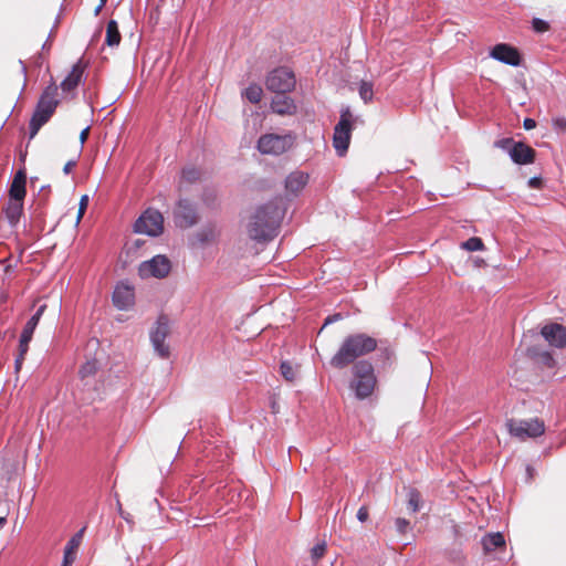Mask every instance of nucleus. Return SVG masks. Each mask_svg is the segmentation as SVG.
I'll list each match as a JSON object with an SVG mask.
<instances>
[{
    "instance_id": "20",
    "label": "nucleus",
    "mask_w": 566,
    "mask_h": 566,
    "mask_svg": "<svg viewBox=\"0 0 566 566\" xmlns=\"http://www.w3.org/2000/svg\"><path fill=\"white\" fill-rule=\"evenodd\" d=\"M2 213H4L10 227L15 228L23 213V200L10 199L2 208Z\"/></svg>"
},
{
    "instance_id": "12",
    "label": "nucleus",
    "mask_w": 566,
    "mask_h": 566,
    "mask_svg": "<svg viewBox=\"0 0 566 566\" xmlns=\"http://www.w3.org/2000/svg\"><path fill=\"white\" fill-rule=\"evenodd\" d=\"M171 270L170 260L163 254L155 255L148 261H144L139 264L138 274L142 279L146 277H166Z\"/></svg>"
},
{
    "instance_id": "25",
    "label": "nucleus",
    "mask_w": 566,
    "mask_h": 566,
    "mask_svg": "<svg viewBox=\"0 0 566 566\" xmlns=\"http://www.w3.org/2000/svg\"><path fill=\"white\" fill-rule=\"evenodd\" d=\"M122 35L116 20H109L106 27L105 44L109 48L118 46Z\"/></svg>"
},
{
    "instance_id": "5",
    "label": "nucleus",
    "mask_w": 566,
    "mask_h": 566,
    "mask_svg": "<svg viewBox=\"0 0 566 566\" xmlns=\"http://www.w3.org/2000/svg\"><path fill=\"white\" fill-rule=\"evenodd\" d=\"M164 231V217L154 208L146 209L135 221L134 232L148 237H158Z\"/></svg>"
},
{
    "instance_id": "56",
    "label": "nucleus",
    "mask_w": 566,
    "mask_h": 566,
    "mask_svg": "<svg viewBox=\"0 0 566 566\" xmlns=\"http://www.w3.org/2000/svg\"><path fill=\"white\" fill-rule=\"evenodd\" d=\"M7 523L6 517H0V526H3Z\"/></svg>"
},
{
    "instance_id": "43",
    "label": "nucleus",
    "mask_w": 566,
    "mask_h": 566,
    "mask_svg": "<svg viewBox=\"0 0 566 566\" xmlns=\"http://www.w3.org/2000/svg\"><path fill=\"white\" fill-rule=\"evenodd\" d=\"M31 340H25V343L22 342V335H20V339H19V355L21 356V358H24V355L28 353V349H29V343Z\"/></svg>"
},
{
    "instance_id": "35",
    "label": "nucleus",
    "mask_w": 566,
    "mask_h": 566,
    "mask_svg": "<svg viewBox=\"0 0 566 566\" xmlns=\"http://www.w3.org/2000/svg\"><path fill=\"white\" fill-rule=\"evenodd\" d=\"M516 143L517 142H515L513 138L505 137V138H501L499 140H495L494 142V147L499 148V149H502L503 151L507 153V155L510 156V151L513 148V146H515Z\"/></svg>"
},
{
    "instance_id": "22",
    "label": "nucleus",
    "mask_w": 566,
    "mask_h": 566,
    "mask_svg": "<svg viewBox=\"0 0 566 566\" xmlns=\"http://www.w3.org/2000/svg\"><path fill=\"white\" fill-rule=\"evenodd\" d=\"M46 310V305L45 304H42L38 307V310L35 311V313L28 319V322L25 323L23 329H22V342L25 343V340H31L32 339V336H33V333L43 315V313L45 312Z\"/></svg>"
},
{
    "instance_id": "53",
    "label": "nucleus",
    "mask_w": 566,
    "mask_h": 566,
    "mask_svg": "<svg viewBox=\"0 0 566 566\" xmlns=\"http://www.w3.org/2000/svg\"><path fill=\"white\" fill-rule=\"evenodd\" d=\"M534 471H535V470H534V468H533V467H531V465H527V467H526V474H527V478H528L530 480L533 478V475H534Z\"/></svg>"
},
{
    "instance_id": "39",
    "label": "nucleus",
    "mask_w": 566,
    "mask_h": 566,
    "mask_svg": "<svg viewBox=\"0 0 566 566\" xmlns=\"http://www.w3.org/2000/svg\"><path fill=\"white\" fill-rule=\"evenodd\" d=\"M326 549L325 542L317 543L311 551L312 559L314 562H317L319 558L323 557Z\"/></svg>"
},
{
    "instance_id": "44",
    "label": "nucleus",
    "mask_w": 566,
    "mask_h": 566,
    "mask_svg": "<svg viewBox=\"0 0 566 566\" xmlns=\"http://www.w3.org/2000/svg\"><path fill=\"white\" fill-rule=\"evenodd\" d=\"M523 127L525 130H531L536 127V120L530 117L524 118Z\"/></svg>"
},
{
    "instance_id": "31",
    "label": "nucleus",
    "mask_w": 566,
    "mask_h": 566,
    "mask_svg": "<svg viewBox=\"0 0 566 566\" xmlns=\"http://www.w3.org/2000/svg\"><path fill=\"white\" fill-rule=\"evenodd\" d=\"M420 493L416 489H410L408 492V509L411 513H416L420 507Z\"/></svg>"
},
{
    "instance_id": "13",
    "label": "nucleus",
    "mask_w": 566,
    "mask_h": 566,
    "mask_svg": "<svg viewBox=\"0 0 566 566\" xmlns=\"http://www.w3.org/2000/svg\"><path fill=\"white\" fill-rule=\"evenodd\" d=\"M490 56L506 65L518 66L521 64L518 50L506 43L495 44L490 51Z\"/></svg>"
},
{
    "instance_id": "34",
    "label": "nucleus",
    "mask_w": 566,
    "mask_h": 566,
    "mask_svg": "<svg viewBox=\"0 0 566 566\" xmlns=\"http://www.w3.org/2000/svg\"><path fill=\"white\" fill-rule=\"evenodd\" d=\"M280 373L282 377L287 381H293L295 378V370L290 361L284 360L280 365Z\"/></svg>"
},
{
    "instance_id": "8",
    "label": "nucleus",
    "mask_w": 566,
    "mask_h": 566,
    "mask_svg": "<svg viewBox=\"0 0 566 566\" xmlns=\"http://www.w3.org/2000/svg\"><path fill=\"white\" fill-rule=\"evenodd\" d=\"M506 427L511 436L521 440L526 438H537L545 432L544 422L537 418L528 420L509 419Z\"/></svg>"
},
{
    "instance_id": "55",
    "label": "nucleus",
    "mask_w": 566,
    "mask_h": 566,
    "mask_svg": "<svg viewBox=\"0 0 566 566\" xmlns=\"http://www.w3.org/2000/svg\"><path fill=\"white\" fill-rule=\"evenodd\" d=\"M382 354H384L387 358H389V356L391 355V352H390L388 348H385V349L382 350Z\"/></svg>"
},
{
    "instance_id": "2",
    "label": "nucleus",
    "mask_w": 566,
    "mask_h": 566,
    "mask_svg": "<svg viewBox=\"0 0 566 566\" xmlns=\"http://www.w3.org/2000/svg\"><path fill=\"white\" fill-rule=\"evenodd\" d=\"M377 346V339L368 334H349L343 339L337 352L331 358L329 365L336 369H344L350 364H355L359 357L375 352Z\"/></svg>"
},
{
    "instance_id": "3",
    "label": "nucleus",
    "mask_w": 566,
    "mask_h": 566,
    "mask_svg": "<svg viewBox=\"0 0 566 566\" xmlns=\"http://www.w3.org/2000/svg\"><path fill=\"white\" fill-rule=\"evenodd\" d=\"M57 86L52 80L43 90L36 103L35 109L29 123V135L33 138L40 128L46 124L54 114L60 101L57 99Z\"/></svg>"
},
{
    "instance_id": "36",
    "label": "nucleus",
    "mask_w": 566,
    "mask_h": 566,
    "mask_svg": "<svg viewBox=\"0 0 566 566\" xmlns=\"http://www.w3.org/2000/svg\"><path fill=\"white\" fill-rule=\"evenodd\" d=\"M532 29L536 33H544L549 30V23L541 18H534L532 20Z\"/></svg>"
},
{
    "instance_id": "32",
    "label": "nucleus",
    "mask_w": 566,
    "mask_h": 566,
    "mask_svg": "<svg viewBox=\"0 0 566 566\" xmlns=\"http://www.w3.org/2000/svg\"><path fill=\"white\" fill-rule=\"evenodd\" d=\"M462 248L467 251H481L484 248L482 239L478 237L469 238L467 241L462 243Z\"/></svg>"
},
{
    "instance_id": "16",
    "label": "nucleus",
    "mask_w": 566,
    "mask_h": 566,
    "mask_svg": "<svg viewBox=\"0 0 566 566\" xmlns=\"http://www.w3.org/2000/svg\"><path fill=\"white\" fill-rule=\"evenodd\" d=\"M112 300L116 308L120 311L128 310L134 303V291L127 285H117Z\"/></svg>"
},
{
    "instance_id": "48",
    "label": "nucleus",
    "mask_w": 566,
    "mask_h": 566,
    "mask_svg": "<svg viewBox=\"0 0 566 566\" xmlns=\"http://www.w3.org/2000/svg\"><path fill=\"white\" fill-rule=\"evenodd\" d=\"M119 515L122 516V518H124L127 523H133V520H132V515L129 513H126L122 510V507L119 506Z\"/></svg>"
},
{
    "instance_id": "21",
    "label": "nucleus",
    "mask_w": 566,
    "mask_h": 566,
    "mask_svg": "<svg viewBox=\"0 0 566 566\" xmlns=\"http://www.w3.org/2000/svg\"><path fill=\"white\" fill-rule=\"evenodd\" d=\"M308 182V175L303 171L291 172L285 179V188L292 193H297Z\"/></svg>"
},
{
    "instance_id": "28",
    "label": "nucleus",
    "mask_w": 566,
    "mask_h": 566,
    "mask_svg": "<svg viewBox=\"0 0 566 566\" xmlns=\"http://www.w3.org/2000/svg\"><path fill=\"white\" fill-rule=\"evenodd\" d=\"M358 94L365 104L370 103L374 98L373 83L368 81H360L358 86Z\"/></svg>"
},
{
    "instance_id": "7",
    "label": "nucleus",
    "mask_w": 566,
    "mask_h": 566,
    "mask_svg": "<svg viewBox=\"0 0 566 566\" xmlns=\"http://www.w3.org/2000/svg\"><path fill=\"white\" fill-rule=\"evenodd\" d=\"M352 113L349 107L342 109L339 122L334 128L333 146L338 156H343L349 146L352 133Z\"/></svg>"
},
{
    "instance_id": "50",
    "label": "nucleus",
    "mask_w": 566,
    "mask_h": 566,
    "mask_svg": "<svg viewBox=\"0 0 566 566\" xmlns=\"http://www.w3.org/2000/svg\"><path fill=\"white\" fill-rule=\"evenodd\" d=\"M23 359H24V358H21V356H20V355L15 358V360H14V367H15V370H17V371L21 368V365H22Z\"/></svg>"
},
{
    "instance_id": "17",
    "label": "nucleus",
    "mask_w": 566,
    "mask_h": 566,
    "mask_svg": "<svg viewBox=\"0 0 566 566\" xmlns=\"http://www.w3.org/2000/svg\"><path fill=\"white\" fill-rule=\"evenodd\" d=\"M85 527L78 530L66 543L64 547V555L62 566H72L76 558V551L80 547Z\"/></svg>"
},
{
    "instance_id": "40",
    "label": "nucleus",
    "mask_w": 566,
    "mask_h": 566,
    "mask_svg": "<svg viewBox=\"0 0 566 566\" xmlns=\"http://www.w3.org/2000/svg\"><path fill=\"white\" fill-rule=\"evenodd\" d=\"M527 185L533 189H541L543 186V179L539 176H533L528 179Z\"/></svg>"
},
{
    "instance_id": "10",
    "label": "nucleus",
    "mask_w": 566,
    "mask_h": 566,
    "mask_svg": "<svg viewBox=\"0 0 566 566\" xmlns=\"http://www.w3.org/2000/svg\"><path fill=\"white\" fill-rule=\"evenodd\" d=\"M296 84L294 73L286 67H277L271 71L265 80V86L274 93H289Z\"/></svg>"
},
{
    "instance_id": "52",
    "label": "nucleus",
    "mask_w": 566,
    "mask_h": 566,
    "mask_svg": "<svg viewBox=\"0 0 566 566\" xmlns=\"http://www.w3.org/2000/svg\"><path fill=\"white\" fill-rule=\"evenodd\" d=\"M555 123L558 127L566 128V119L565 118H557Z\"/></svg>"
},
{
    "instance_id": "18",
    "label": "nucleus",
    "mask_w": 566,
    "mask_h": 566,
    "mask_svg": "<svg viewBox=\"0 0 566 566\" xmlns=\"http://www.w3.org/2000/svg\"><path fill=\"white\" fill-rule=\"evenodd\" d=\"M272 98L271 108L274 113L280 115H291L296 111L294 101L285 95L286 93H275Z\"/></svg>"
},
{
    "instance_id": "15",
    "label": "nucleus",
    "mask_w": 566,
    "mask_h": 566,
    "mask_svg": "<svg viewBox=\"0 0 566 566\" xmlns=\"http://www.w3.org/2000/svg\"><path fill=\"white\" fill-rule=\"evenodd\" d=\"M535 156L536 151L523 142H517L510 151V158L516 165L533 164Z\"/></svg>"
},
{
    "instance_id": "42",
    "label": "nucleus",
    "mask_w": 566,
    "mask_h": 566,
    "mask_svg": "<svg viewBox=\"0 0 566 566\" xmlns=\"http://www.w3.org/2000/svg\"><path fill=\"white\" fill-rule=\"evenodd\" d=\"M369 513L366 506L358 509L356 517L360 523H365L368 520Z\"/></svg>"
},
{
    "instance_id": "58",
    "label": "nucleus",
    "mask_w": 566,
    "mask_h": 566,
    "mask_svg": "<svg viewBox=\"0 0 566 566\" xmlns=\"http://www.w3.org/2000/svg\"><path fill=\"white\" fill-rule=\"evenodd\" d=\"M101 6H106L107 0H99Z\"/></svg>"
},
{
    "instance_id": "47",
    "label": "nucleus",
    "mask_w": 566,
    "mask_h": 566,
    "mask_svg": "<svg viewBox=\"0 0 566 566\" xmlns=\"http://www.w3.org/2000/svg\"><path fill=\"white\" fill-rule=\"evenodd\" d=\"M88 132H90V127H85L81 134H80V142L81 144L83 145L85 143V140L87 139V136H88Z\"/></svg>"
},
{
    "instance_id": "14",
    "label": "nucleus",
    "mask_w": 566,
    "mask_h": 566,
    "mask_svg": "<svg viewBox=\"0 0 566 566\" xmlns=\"http://www.w3.org/2000/svg\"><path fill=\"white\" fill-rule=\"evenodd\" d=\"M541 334L549 345L556 348L566 346V327L558 323H549L542 327Z\"/></svg>"
},
{
    "instance_id": "1",
    "label": "nucleus",
    "mask_w": 566,
    "mask_h": 566,
    "mask_svg": "<svg viewBox=\"0 0 566 566\" xmlns=\"http://www.w3.org/2000/svg\"><path fill=\"white\" fill-rule=\"evenodd\" d=\"M285 216L282 199H273L256 208L247 227L249 238L256 243L272 241Z\"/></svg>"
},
{
    "instance_id": "51",
    "label": "nucleus",
    "mask_w": 566,
    "mask_h": 566,
    "mask_svg": "<svg viewBox=\"0 0 566 566\" xmlns=\"http://www.w3.org/2000/svg\"><path fill=\"white\" fill-rule=\"evenodd\" d=\"M552 360H553V357L551 356V354H549V353H547V352H546V353H544V355H543V361H544L545 364L549 365V363H551Z\"/></svg>"
},
{
    "instance_id": "33",
    "label": "nucleus",
    "mask_w": 566,
    "mask_h": 566,
    "mask_svg": "<svg viewBox=\"0 0 566 566\" xmlns=\"http://www.w3.org/2000/svg\"><path fill=\"white\" fill-rule=\"evenodd\" d=\"M200 198L203 205L207 207H213L217 201V192L213 188L207 187L203 189Z\"/></svg>"
},
{
    "instance_id": "11",
    "label": "nucleus",
    "mask_w": 566,
    "mask_h": 566,
    "mask_svg": "<svg viewBox=\"0 0 566 566\" xmlns=\"http://www.w3.org/2000/svg\"><path fill=\"white\" fill-rule=\"evenodd\" d=\"M169 319L165 315H160L156 321L155 326L149 333V338L155 353L163 359L169 357V346L165 343L169 335Z\"/></svg>"
},
{
    "instance_id": "6",
    "label": "nucleus",
    "mask_w": 566,
    "mask_h": 566,
    "mask_svg": "<svg viewBox=\"0 0 566 566\" xmlns=\"http://www.w3.org/2000/svg\"><path fill=\"white\" fill-rule=\"evenodd\" d=\"M293 145L291 135L264 134L256 143V149L263 155L280 156Z\"/></svg>"
},
{
    "instance_id": "38",
    "label": "nucleus",
    "mask_w": 566,
    "mask_h": 566,
    "mask_svg": "<svg viewBox=\"0 0 566 566\" xmlns=\"http://www.w3.org/2000/svg\"><path fill=\"white\" fill-rule=\"evenodd\" d=\"M88 200H90V198L87 195H83L80 199L78 211H77V217H76V226L81 222L83 216L85 214V211L88 206Z\"/></svg>"
},
{
    "instance_id": "46",
    "label": "nucleus",
    "mask_w": 566,
    "mask_h": 566,
    "mask_svg": "<svg viewBox=\"0 0 566 566\" xmlns=\"http://www.w3.org/2000/svg\"><path fill=\"white\" fill-rule=\"evenodd\" d=\"M76 165V161L75 160H69L65 165H64V168H63V172L64 174H70L71 169Z\"/></svg>"
},
{
    "instance_id": "23",
    "label": "nucleus",
    "mask_w": 566,
    "mask_h": 566,
    "mask_svg": "<svg viewBox=\"0 0 566 566\" xmlns=\"http://www.w3.org/2000/svg\"><path fill=\"white\" fill-rule=\"evenodd\" d=\"M219 231L217 230V227L212 223H208L202 226L193 235V239L196 242L203 247L212 241L216 240Z\"/></svg>"
},
{
    "instance_id": "19",
    "label": "nucleus",
    "mask_w": 566,
    "mask_h": 566,
    "mask_svg": "<svg viewBox=\"0 0 566 566\" xmlns=\"http://www.w3.org/2000/svg\"><path fill=\"white\" fill-rule=\"evenodd\" d=\"M84 74V65L82 64V61H77L71 72L66 75V77L61 83V88L63 92H71L77 87V85L81 83L82 77Z\"/></svg>"
},
{
    "instance_id": "41",
    "label": "nucleus",
    "mask_w": 566,
    "mask_h": 566,
    "mask_svg": "<svg viewBox=\"0 0 566 566\" xmlns=\"http://www.w3.org/2000/svg\"><path fill=\"white\" fill-rule=\"evenodd\" d=\"M13 182H18V184H23V185H27V174L24 171V169H19L13 179H12Z\"/></svg>"
},
{
    "instance_id": "54",
    "label": "nucleus",
    "mask_w": 566,
    "mask_h": 566,
    "mask_svg": "<svg viewBox=\"0 0 566 566\" xmlns=\"http://www.w3.org/2000/svg\"><path fill=\"white\" fill-rule=\"evenodd\" d=\"M104 7L105 6H101V3H98V6L94 10V15L97 17Z\"/></svg>"
},
{
    "instance_id": "57",
    "label": "nucleus",
    "mask_w": 566,
    "mask_h": 566,
    "mask_svg": "<svg viewBox=\"0 0 566 566\" xmlns=\"http://www.w3.org/2000/svg\"><path fill=\"white\" fill-rule=\"evenodd\" d=\"M51 34H52V32L49 34V36H51ZM48 39H50V38H48ZM46 41H49V40H46ZM46 48H49L48 42H45V43L42 45V49H46Z\"/></svg>"
},
{
    "instance_id": "30",
    "label": "nucleus",
    "mask_w": 566,
    "mask_h": 566,
    "mask_svg": "<svg viewBox=\"0 0 566 566\" xmlns=\"http://www.w3.org/2000/svg\"><path fill=\"white\" fill-rule=\"evenodd\" d=\"M27 195L25 185L11 181L9 189L10 199L24 200Z\"/></svg>"
},
{
    "instance_id": "49",
    "label": "nucleus",
    "mask_w": 566,
    "mask_h": 566,
    "mask_svg": "<svg viewBox=\"0 0 566 566\" xmlns=\"http://www.w3.org/2000/svg\"><path fill=\"white\" fill-rule=\"evenodd\" d=\"M19 63L21 65V73H22V75L24 77V82H23V88H24L25 85H27V66H25V64L23 63L22 60H19Z\"/></svg>"
},
{
    "instance_id": "9",
    "label": "nucleus",
    "mask_w": 566,
    "mask_h": 566,
    "mask_svg": "<svg viewBox=\"0 0 566 566\" xmlns=\"http://www.w3.org/2000/svg\"><path fill=\"white\" fill-rule=\"evenodd\" d=\"M199 221L197 205L187 198H180L174 209V222L177 228L189 229Z\"/></svg>"
},
{
    "instance_id": "4",
    "label": "nucleus",
    "mask_w": 566,
    "mask_h": 566,
    "mask_svg": "<svg viewBox=\"0 0 566 566\" xmlns=\"http://www.w3.org/2000/svg\"><path fill=\"white\" fill-rule=\"evenodd\" d=\"M352 376L349 388L355 397L358 400L370 397L377 384L374 365L366 359L357 360L352 367Z\"/></svg>"
},
{
    "instance_id": "37",
    "label": "nucleus",
    "mask_w": 566,
    "mask_h": 566,
    "mask_svg": "<svg viewBox=\"0 0 566 566\" xmlns=\"http://www.w3.org/2000/svg\"><path fill=\"white\" fill-rule=\"evenodd\" d=\"M395 527L399 535H405L410 528V522L403 517H397L395 520Z\"/></svg>"
},
{
    "instance_id": "45",
    "label": "nucleus",
    "mask_w": 566,
    "mask_h": 566,
    "mask_svg": "<svg viewBox=\"0 0 566 566\" xmlns=\"http://www.w3.org/2000/svg\"><path fill=\"white\" fill-rule=\"evenodd\" d=\"M342 318V315L340 314H334V315H329L325 318V323L324 325H328V324H332V323H335L337 322L338 319Z\"/></svg>"
},
{
    "instance_id": "29",
    "label": "nucleus",
    "mask_w": 566,
    "mask_h": 566,
    "mask_svg": "<svg viewBox=\"0 0 566 566\" xmlns=\"http://www.w3.org/2000/svg\"><path fill=\"white\" fill-rule=\"evenodd\" d=\"M99 368V364L96 359H91L84 363L78 370V375L82 379L94 376Z\"/></svg>"
},
{
    "instance_id": "27",
    "label": "nucleus",
    "mask_w": 566,
    "mask_h": 566,
    "mask_svg": "<svg viewBox=\"0 0 566 566\" xmlns=\"http://www.w3.org/2000/svg\"><path fill=\"white\" fill-rule=\"evenodd\" d=\"M201 178V170L195 166H187L181 171V181L195 184Z\"/></svg>"
},
{
    "instance_id": "24",
    "label": "nucleus",
    "mask_w": 566,
    "mask_h": 566,
    "mask_svg": "<svg viewBox=\"0 0 566 566\" xmlns=\"http://www.w3.org/2000/svg\"><path fill=\"white\" fill-rule=\"evenodd\" d=\"M481 544L485 553L493 552L497 547L505 545L504 535L500 532L488 533L481 538Z\"/></svg>"
},
{
    "instance_id": "26",
    "label": "nucleus",
    "mask_w": 566,
    "mask_h": 566,
    "mask_svg": "<svg viewBox=\"0 0 566 566\" xmlns=\"http://www.w3.org/2000/svg\"><path fill=\"white\" fill-rule=\"evenodd\" d=\"M262 94V87L258 84H250L243 92V96L252 104L260 103Z\"/></svg>"
}]
</instances>
